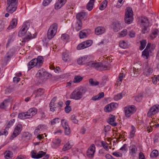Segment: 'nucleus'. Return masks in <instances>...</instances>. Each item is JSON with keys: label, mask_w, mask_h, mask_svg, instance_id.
I'll return each mask as SVG.
<instances>
[{"label": "nucleus", "mask_w": 159, "mask_h": 159, "mask_svg": "<svg viewBox=\"0 0 159 159\" xmlns=\"http://www.w3.org/2000/svg\"><path fill=\"white\" fill-rule=\"evenodd\" d=\"M83 79V77L79 75H75L74 77L73 82L74 83H78L81 82Z\"/></svg>", "instance_id": "obj_34"}, {"label": "nucleus", "mask_w": 159, "mask_h": 159, "mask_svg": "<svg viewBox=\"0 0 159 159\" xmlns=\"http://www.w3.org/2000/svg\"><path fill=\"white\" fill-rule=\"evenodd\" d=\"M98 156L100 157H103L105 155V153L104 152V150L103 149H101L99 150Z\"/></svg>", "instance_id": "obj_61"}, {"label": "nucleus", "mask_w": 159, "mask_h": 159, "mask_svg": "<svg viewBox=\"0 0 159 159\" xmlns=\"http://www.w3.org/2000/svg\"><path fill=\"white\" fill-rule=\"evenodd\" d=\"M67 127L64 128L65 133L66 135H69L70 133V128L69 126H67Z\"/></svg>", "instance_id": "obj_59"}, {"label": "nucleus", "mask_w": 159, "mask_h": 159, "mask_svg": "<svg viewBox=\"0 0 159 159\" xmlns=\"http://www.w3.org/2000/svg\"><path fill=\"white\" fill-rule=\"evenodd\" d=\"M29 23L27 22H25L23 24L20 31L18 34V35L19 37H21L27 33V30L29 27Z\"/></svg>", "instance_id": "obj_8"}, {"label": "nucleus", "mask_w": 159, "mask_h": 159, "mask_svg": "<svg viewBox=\"0 0 159 159\" xmlns=\"http://www.w3.org/2000/svg\"><path fill=\"white\" fill-rule=\"evenodd\" d=\"M60 121V119L58 118H56L51 121V124L52 125H54Z\"/></svg>", "instance_id": "obj_58"}, {"label": "nucleus", "mask_w": 159, "mask_h": 159, "mask_svg": "<svg viewBox=\"0 0 159 159\" xmlns=\"http://www.w3.org/2000/svg\"><path fill=\"white\" fill-rule=\"evenodd\" d=\"M87 91V89L86 87L80 86L75 88L71 93L70 98L75 100H80L82 98L84 94Z\"/></svg>", "instance_id": "obj_1"}, {"label": "nucleus", "mask_w": 159, "mask_h": 159, "mask_svg": "<svg viewBox=\"0 0 159 159\" xmlns=\"http://www.w3.org/2000/svg\"><path fill=\"white\" fill-rule=\"evenodd\" d=\"M47 75V72L45 71L44 69L42 68L39 70L36 74L37 77H43Z\"/></svg>", "instance_id": "obj_20"}, {"label": "nucleus", "mask_w": 159, "mask_h": 159, "mask_svg": "<svg viewBox=\"0 0 159 159\" xmlns=\"http://www.w3.org/2000/svg\"><path fill=\"white\" fill-rule=\"evenodd\" d=\"M132 130L130 133L129 136V138H132L134 137L136 132V129L133 125L131 126Z\"/></svg>", "instance_id": "obj_40"}, {"label": "nucleus", "mask_w": 159, "mask_h": 159, "mask_svg": "<svg viewBox=\"0 0 159 159\" xmlns=\"http://www.w3.org/2000/svg\"><path fill=\"white\" fill-rule=\"evenodd\" d=\"M44 92V90L42 88H39L34 90V93H36L35 97L40 96L42 95Z\"/></svg>", "instance_id": "obj_27"}, {"label": "nucleus", "mask_w": 159, "mask_h": 159, "mask_svg": "<svg viewBox=\"0 0 159 159\" xmlns=\"http://www.w3.org/2000/svg\"><path fill=\"white\" fill-rule=\"evenodd\" d=\"M28 118L32 117L37 113V109L34 108H31L26 112Z\"/></svg>", "instance_id": "obj_17"}, {"label": "nucleus", "mask_w": 159, "mask_h": 159, "mask_svg": "<svg viewBox=\"0 0 159 159\" xmlns=\"http://www.w3.org/2000/svg\"><path fill=\"white\" fill-rule=\"evenodd\" d=\"M125 93L122 92L120 93H118L114 96V99L116 101L119 100L123 97L125 96Z\"/></svg>", "instance_id": "obj_35"}, {"label": "nucleus", "mask_w": 159, "mask_h": 159, "mask_svg": "<svg viewBox=\"0 0 159 159\" xmlns=\"http://www.w3.org/2000/svg\"><path fill=\"white\" fill-rule=\"evenodd\" d=\"M69 36L66 34H63L61 36V39L62 40H66L68 38Z\"/></svg>", "instance_id": "obj_63"}, {"label": "nucleus", "mask_w": 159, "mask_h": 159, "mask_svg": "<svg viewBox=\"0 0 159 159\" xmlns=\"http://www.w3.org/2000/svg\"><path fill=\"white\" fill-rule=\"evenodd\" d=\"M24 35L25 36L23 38L22 41L23 43H25L26 42H28L30 39L33 38L32 37L31 34L29 32H28L27 33H26V34Z\"/></svg>", "instance_id": "obj_26"}, {"label": "nucleus", "mask_w": 159, "mask_h": 159, "mask_svg": "<svg viewBox=\"0 0 159 159\" xmlns=\"http://www.w3.org/2000/svg\"><path fill=\"white\" fill-rule=\"evenodd\" d=\"M61 124L63 127L64 129L66 127H67V126H69L66 120L65 119H63L61 121Z\"/></svg>", "instance_id": "obj_55"}, {"label": "nucleus", "mask_w": 159, "mask_h": 159, "mask_svg": "<svg viewBox=\"0 0 159 159\" xmlns=\"http://www.w3.org/2000/svg\"><path fill=\"white\" fill-rule=\"evenodd\" d=\"M109 66L108 65L102 64L101 63V70H106L109 69Z\"/></svg>", "instance_id": "obj_57"}, {"label": "nucleus", "mask_w": 159, "mask_h": 159, "mask_svg": "<svg viewBox=\"0 0 159 159\" xmlns=\"http://www.w3.org/2000/svg\"><path fill=\"white\" fill-rule=\"evenodd\" d=\"M52 0H44L43 2V5L44 6H48L51 2Z\"/></svg>", "instance_id": "obj_62"}, {"label": "nucleus", "mask_w": 159, "mask_h": 159, "mask_svg": "<svg viewBox=\"0 0 159 159\" xmlns=\"http://www.w3.org/2000/svg\"><path fill=\"white\" fill-rule=\"evenodd\" d=\"M148 25H144L142 26V32L143 34H145L147 33L148 30Z\"/></svg>", "instance_id": "obj_50"}, {"label": "nucleus", "mask_w": 159, "mask_h": 159, "mask_svg": "<svg viewBox=\"0 0 159 159\" xmlns=\"http://www.w3.org/2000/svg\"><path fill=\"white\" fill-rule=\"evenodd\" d=\"M57 25L56 23H54L50 26L47 33V36L48 39H51L55 35L57 32Z\"/></svg>", "instance_id": "obj_5"}, {"label": "nucleus", "mask_w": 159, "mask_h": 159, "mask_svg": "<svg viewBox=\"0 0 159 159\" xmlns=\"http://www.w3.org/2000/svg\"><path fill=\"white\" fill-rule=\"evenodd\" d=\"M115 116L111 115L110 117L107 120V122L113 126H116L117 124L115 122Z\"/></svg>", "instance_id": "obj_22"}, {"label": "nucleus", "mask_w": 159, "mask_h": 159, "mask_svg": "<svg viewBox=\"0 0 159 159\" xmlns=\"http://www.w3.org/2000/svg\"><path fill=\"white\" fill-rule=\"evenodd\" d=\"M101 144L103 148L106 150H108V144L105 142L102 141L101 142Z\"/></svg>", "instance_id": "obj_56"}, {"label": "nucleus", "mask_w": 159, "mask_h": 159, "mask_svg": "<svg viewBox=\"0 0 159 159\" xmlns=\"http://www.w3.org/2000/svg\"><path fill=\"white\" fill-rule=\"evenodd\" d=\"M18 0H7L6 11L8 12L5 14V16L7 17L9 14H12L16 10Z\"/></svg>", "instance_id": "obj_2"}, {"label": "nucleus", "mask_w": 159, "mask_h": 159, "mask_svg": "<svg viewBox=\"0 0 159 159\" xmlns=\"http://www.w3.org/2000/svg\"><path fill=\"white\" fill-rule=\"evenodd\" d=\"M140 46L139 47V49L140 50H142L145 47L147 42L145 40H143L140 41Z\"/></svg>", "instance_id": "obj_45"}, {"label": "nucleus", "mask_w": 159, "mask_h": 159, "mask_svg": "<svg viewBox=\"0 0 159 159\" xmlns=\"http://www.w3.org/2000/svg\"><path fill=\"white\" fill-rule=\"evenodd\" d=\"M158 155V151L157 150H154L150 154V156L154 158L157 157Z\"/></svg>", "instance_id": "obj_49"}, {"label": "nucleus", "mask_w": 159, "mask_h": 159, "mask_svg": "<svg viewBox=\"0 0 159 159\" xmlns=\"http://www.w3.org/2000/svg\"><path fill=\"white\" fill-rule=\"evenodd\" d=\"M92 43V40H87L79 44L77 47V49L79 50L85 48L90 46Z\"/></svg>", "instance_id": "obj_10"}, {"label": "nucleus", "mask_w": 159, "mask_h": 159, "mask_svg": "<svg viewBox=\"0 0 159 159\" xmlns=\"http://www.w3.org/2000/svg\"><path fill=\"white\" fill-rule=\"evenodd\" d=\"M133 11L132 8L127 7L126 9L125 20V22L128 24L131 23L133 20Z\"/></svg>", "instance_id": "obj_4"}, {"label": "nucleus", "mask_w": 159, "mask_h": 159, "mask_svg": "<svg viewBox=\"0 0 159 159\" xmlns=\"http://www.w3.org/2000/svg\"><path fill=\"white\" fill-rule=\"evenodd\" d=\"M72 147V145L70 144L69 142H68L66 144L64 145L63 148L62 150L65 151L68 150Z\"/></svg>", "instance_id": "obj_44"}, {"label": "nucleus", "mask_w": 159, "mask_h": 159, "mask_svg": "<svg viewBox=\"0 0 159 159\" xmlns=\"http://www.w3.org/2000/svg\"><path fill=\"white\" fill-rule=\"evenodd\" d=\"M15 120L14 119L11 120L7 124L6 129H8L10 128L13 124L15 122Z\"/></svg>", "instance_id": "obj_52"}, {"label": "nucleus", "mask_w": 159, "mask_h": 159, "mask_svg": "<svg viewBox=\"0 0 159 159\" xmlns=\"http://www.w3.org/2000/svg\"><path fill=\"white\" fill-rule=\"evenodd\" d=\"M17 19H13L10 22V25L7 28V29L10 30L15 28L17 25Z\"/></svg>", "instance_id": "obj_24"}, {"label": "nucleus", "mask_w": 159, "mask_h": 159, "mask_svg": "<svg viewBox=\"0 0 159 159\" xmlns=\"http://www.w3.org/2000/svg\"><path fill=\"white\" fill-rule=\"evenodd\" d=\"M88 35V32L86 30L81 31L79 33V37L80 39H83L86 37Z\"/></svg>", "instance_id": "obj_28"}, {"label": "nucleus", "mask_w": 159, "mask_h": 159, "mask_svg": "<svg viewBox=\"0 0 159 159\" xmlns=\"http://www.w3.org/2000/svg\"><path fill=\"white\" fill-rule=\"evenodd\" d=\"M82 26V23L81 20H77L75 25V28L76 31H78L80 30L81 29Z\"/></svg>", "instance_id": "obj_30"}, {"label": "nucleus", "mask_w": 159, "mask_h": 159, "mask_svg": "<svg viewBox=\"0 0 159 159\" xmlns=\"http://www.w3.org/2000/svg\"><path fill=\"white\" fill-rule=\"evenodd\" d=\"M89 57L87 56H85L84 57L80 58L77 60L78 63L79 65H84L86 64L88 66L89 61Z\"/></svg>", "instance_id": "obj_15"}, {"label": "nucleus", "mask_w": 159, "mask_h": 159, "mask_svg": "<svg viewBox=\"0 0 159 159\" xmlns=\"http://www.w3.org/2000/svg\"><path fill=\"white\" fill-rule=\"evenodd\" d=\"M62 58L63 60L65 62L70 61L71 59V56L69 52L66 51L62 53Z\"/></svg>", "instance_id": "obj_18"}, {"label": "nucleus", "mask_w": 159, "mask_h": 159, "mask_svg": "<svg viewBox=\"0 0 159 159\" xmlns=\"http://www.w3.org/2000/svg\"><path fill=\"white\" fill-rule=\"evenodd\" d=\"M139 159H146L143 153L142 152L139 154Z\"/></svg>", "instance_id": "obj_64"}, {"label": "nucleus", "mask_w": 159, "mask_h": 159, "mask_svg": "<svg viewBox=\"0 0 159 159\" xmlns=\"http://www.w3.org/2000/svg\"><path fill=\"white\" fill-rule=\"evenodd\" d=\"M46 152H44L42 151H39L38 153L34 152V151H32L31 152V156L33 158L38 159L45 156L44 157L43 159H48L49 157V156L48 154L46 155Z\"/></svg>", "instance_id": "obj_6"}, {"label": "nucleus", "mask_w": 159, "mask_h": 159, "mask_svg": "<svg viewBox=\"0 0 159 159\" xmlns=\"http://www.w3.org/2000/svg\"><path fill=\"white\" fill-rule=\"evenodd\" d=\"M124 110L125 116L129 117L135 112V107L132 105L127 106L125 107Z\"/></svg>", "instance_id": "obj_7"}, {"label": "nucleus", "mask_w": 159, "mask_h": 159, "mask_svg": "<svg viewBox=\"0 0 159 159\" xmlns=\"http://www.w3.org/2000/svg\"><path fill=\"white\" fill-rule=\"evenodd\" d=\"M22 129V126L20 124H18L15 127L12 134L11 136V139L18 135L21 133Z\"/></svg>", "instance_id": "obj_9"}, {"label": "nucleus", "mask_w": 159, "mask_h": 159, "mask_svg": "<svg viewBox=\"0 0 159 159\" xmlns=\"http://www.w3.org/2000/svg\"><path fill=\"white\" fill-rule=\"evenodd\" d=\"M153 72V69L151 68L147 67L145 68L143 71V74L146 76H148L152 74Z\"/></svg>", "instance_id": "obj_32"}, {"label": "nucleus", "mask_w": 159, "mask_h": 159, "mask_svg": "<svg viewBox=\"0 0 159 159\" xmlns=\"http://www.w3.org/2000/svg\"><path fill=\"white\" fill-rule=\"evenodd\" d=\"M89 82L90 85L92 86H95L99 84V82L98 81L93 80L92 79H90Z\"/></svg>", "instance_id": "obj_41"}, {"label": "nucleus", "mask_w": 159, "mask_h": 159, "mask_svg": "<svg viewBox=\"0 0 159 159\" xmlns=\"http://www.w3.org/2000/svg\"><path fill=\"white\" fill-rule=\"evenodd\" d=\"M158 112H159V105H155L150 109L147 115L148 116L151 117Z\"/></svg>", "instance_id": "obj_11"}, {"label": "nucleus", "mask_w": 159, "mask_h": 159, "mask_svg": "<svg viewBox=\"0 0 159 159\" xmlns=\"http://www.w3.org/2000/svg\"><path fill=\"white\" fill-rule=\"evenodd\" d=\"M141 23L142 25H148L149 23L148 19L145 17H141Z\"/></svg>", "instance_id": "obj_39"}, {"label": "nucleus", "mask_w": 159, "mask_h": 159, "mask_svg": "<svg viewBox=\"0 0 159 159\" xmlns=\"http://www.w3.org/2000/svg\"><path fill=\"white\" fill-rule=\"evenodd\" d=\"M125 76V74L123 73H120L119 74L118 78L117 79L116 82L118 85H120L121 83L123 78Z\"/></svg>", "instance_id": "obj_33"}, {"label": "nucleus", "mask_w": 159, "mask_h": 159, "mask_svg": "<svg viewBox=\"0 0 159 159\" xmlns=\"http://www.w3.org/2000/svg\"><path fill=\"white\" fill-rule=\"evenodd\" d=\"M94 5V2H90V1H89L87 5V9L89 11L92 10L93 8Z\"/></svg>", "instance_id": "obj_43"}, {"label": "nucleus", "mask_w": 159, "mask_h": 159, "mask_svg": "<svg viewBox=\"0 0 159 159\" xmlns=\"http://www.w3.org/2000/svg\"><path fill=\"white\" fill-rule=\"evenodd\" d=\"M118 106L117 103L112 102L107 105L105 107L104 110L107 112H110L114 110L118 107Z\"/></svg>", "instance_id": "obj_14"}, {"label": "nucleus", "mask_w": 159, "mask_h": 159, "mask_svg": "<svg viewBox=\"0 0 159 159\" xmlns=\"http://www.w3.org/2000/svg\"><path fill=\"white\" fill-rule=\"evenodd\" d=\"M127 30L126 29H124L122 30L119 34L120 37H123L127 34Z\"/></svg>", "instance_id": "obj_54"}, {"label": "nucleus", "mask_w": 159, "mask_h": 159, "mask_svg": "<svg viewBox=\"0 0 159 159\" xmlns=\"http://www.w3.org/2000/svg\"><path fill=\"white\" fill-rule=\"evenodd\" d=\"M143 98V95L142 94H139L135 97V100L138 102L140 101Z\"/></svg>", "instance_id": "obj_53"}, {"label": "nucleus", "mask_w": 159, "mask_h": 159, "mask_svg": "<svg viewBox=\"0 0 159 159\" xmlns=\"http://www.w3.org/2000/svg\"><path fill=\"white\" fill-rule=\"evenodd\" d=\"M44 129V126L43 125H39L36 127L34 130V133L35 135H37L41 133Z\"/></svg>", "instance_id": "obj_21"}, {"label": "nucleus", "mask_w": 159, "mask_h": 159, "mask_svg": "<svg viewBox=\"0 0 159 159\" xmlns=\"http://www.w3.org/2000/svg\"><path fill=\"white\" fill-rule=\"evenodd\" d=\"M4 157L6 159H11L12 157V153L10 151L5 152L4 154Z\"/></svg>", "instance_id": "obj_36"}, {"label": "nucleus", "mask_w": 159, "mask_h": 159, "mask_svg": "<svg viewBox=\"0 0 159 159\" xmlns=\"http://www.w3.org/2000/svg\"><path fill=\"white\" fill-rule=\"evenodd\" d=\"M138 149L136 146L134 144H131L129 148V154L132 157H135L137 153Z\"/></svg>", "instance_id": "obj_12"}, {"label": "nucleus", "mask_w": 159, "mask_h": 159, "mask_svg": "<svg viewBox=\"0 0 159 159\" xmlns=\"http://www.w3.org/2000/svg\"><path fill=\"white\" fill-rule=\"evenodd\" d=\"M43 60V58L41 56H38L37 58L32 59L28 64V70H30L34 66L39 68L42 65Z\"/></svg>", "instance_id": "obj_3"}, {"label": "nucleus", "mask_w": 159, "mask_h": 159, "mask_svg": "<svg viewBox=\"0 0 159 159\" xmlns=\"http://www.w3.org/2000/svg\"><path fill=\"white\" fill-rule=\"evenodd\" d=\"M76 116H75L74 115H72L71 116V119L72 122L75 124L77 123L78 120L76 118Z\"/></svg>", "instance_id": "obj_60"}, {"label": "nucleus", "mask_w": 159, "mask_h": 159, "mask_svg": "<svg viewBox=\"0 0 159 159\" xmlns=\"http://www.w3.org/2000/svg\"><path fill=\"white\" fill-rule=\"evenodd\" d=\"M130 72L131 75L132 76H136L139 74L138 69L134 67L132 69H131Z\"/></svg>", "instance_id": "obj_37"}, {"label": "nucleus", "mask_w": 159, "mask_h": 159, "mask_svg": "<svg viewBox=\"0 0 159 159\" xmlns=\"http://www.w3.org/2000/svg\"><path fill=\"white\" fill-rule=\"evenodd\" d=\"M101 63L99 62L90 61L89 62L88 66L90 67H93L97 70H101Z\"/></svg>", "instance_id": "obj_16"}, {"label": "nucleus", "mask_w": 159, "mask_h": 159, "mask_svg": "<svg viewBox=\"0 0 159 159\" xmlns=\"http://www.w3.org/2000/svg\"><path fill=\"white\" fill-rule=\"evenodd\" d=\"M9 101V99L4 100L0 104V107L2 109L5 108L7 106V103Z\"/></svg>", "instance_id": "obj_47"}, {"label": "nucleus", "mask_w": 159, "mask_h": 159, "mask_svg": "<svg viewBox=\"0 0 159 159\" xmlns=\"http://www.w3.org/2000/svg\"><path fill=\"white\" fill-rule=\"evenodd\" d=\"M67 0H58L55 5V8L58 9L62 7L66 2Z\"/></svg>", "instance_id": "obj_19"}, {"label": "nucleus", "mask_w": 159, "mask_h": 159, "mask_svg": "<svg viewBox=\"0 0 159 159\" xmlns=\"http://www.w3.org/2000/svg\"><path fill=\"white\" fill-rule=\"evenodd\" d=\"M119 46L122 48H125L127 47V44L124 41H121L119 43Z\"/></svg>", "instance_id": "obj_51"}, {"label": "nucleus", "mask_w": 159, "mask_h": 159, "mask_svg": "<svg viewBox=\"0 0 159 159\" xmlns=\"http://www.w3.org/2000/svg\"><path fill=\"white\" fill-rule=\"evenodd\" d=\"M95 147L94 144H92L88 149L86 155L87 156L90 158H93L95 151Z\"/></svg>", "instance_id": "obj_13"}, {"label": "nucleus", "mask_w": 159, "mask_h": 159, "mask_svg": "<svg viewBox=\"0 0 159 159\" xmlns=\"http://www.w3.org/2000/svg\"><path fill=\"white\" fill-rule=\"evenodd\" d=\"M105 31V29L102 27H98L95 30V33L97 35H100L104 33Z\"/></svg>", "instance_id": "obj_25"}, {"label": "nucleus", "mask_w": 159, "mask_h": 159, "mask_svg": "<svg viewBox=\"0 0 159 159\" xmlns=\"http://www.w3.org/2000/svg\"><path fill=\"white\" fill-rule=\"evenodd\" d=\"M61 140L59 139H54L53 141L52 147L53 148H56L61 145Z\"/></svg>", "instance_id": "obj_23"}, {"label": "nucleus", "mask_w": 159, "mask_h": 159, "mask_svg": "<svg viewBox=\"0 0 159 159\" xmlns=\"http://www.w3.org/2000/svg\"><path fill=\"white\" fill-rule=\"evenodd\" d=\"M18 117L20 119H28L27 116L26 112L21 113L19 114Z\"/></svg>", "instance_id": "obj_48"}, {"label": "nucleus", "mask_w": 159, "mask_h": 159, "mask_svg": "<svg viewBox=\"0 0 159 159\" xmlns=\"http://www.w3.org/2000/svg\"><path fill=\"white\" fill-rule=\"evenodd\" d=\"M107 4V0L103 1L100 4L99 7V9L101 10H104L106 7Z\"/></svg>", "instance_id": "obj_38"}, {"label": "nucleus", "mask_w": 159, "mask_h": 159, "mask_svg": "<svg viewBox=\"0 0 159 159\" xmlns=\"http://www.w3.org/2000/svg\"><path fill=\"white\" fill-rule=\"evenodd\" d=\"M86 15V14L84 12H81L78 13L76 16L77 20H81L84 18Z\"/></svg>", "instance_id": "obj_29"}, {"label": "nucleus", "mask_w": 159, "mask_h": 159, "mask_svg": "<svg viewBox=\"0 0 159 159\" xmlns=\"http://www.w3.org/2000/svg\"><path fill=\"white\" fill-rule=\"evenodd\" d=\"M159 31L157 29H154L153 30L152 32V34L150 35V37L152 39L156 38L158 33Z\"/></svg>", "instance_id": "obj_46"}, {"label": "nucleus", "mask_w": 159, "mask_h": 159, "mask_svg": "<svg viewBox=\"0 0 159 159\" xmlns=\"http://www.w3.org/2000/svg\"><path fill=\"white\" fill-rule=\"evenodd\" d=\"M142 56L143 58L148 59L149 56V50L145 49L142 52Z\"/></svg>", "instance_id": "obj_42"}, {"label": "nucleus", "mask_w": 159, "mask_h": 159, "mask_svg": "<svg viewBox=\"0 0 159 159\" xmlns=\"http://www.w3.org/2000/svg\"><path fill=\"white\" fill-rule=\"evenodd\" d=\"M22 138L26 140H29L32 137L31 134L28 132H24L22 135Z\"/></svg>", "instance_id": "obj_31"}]
</instances>
